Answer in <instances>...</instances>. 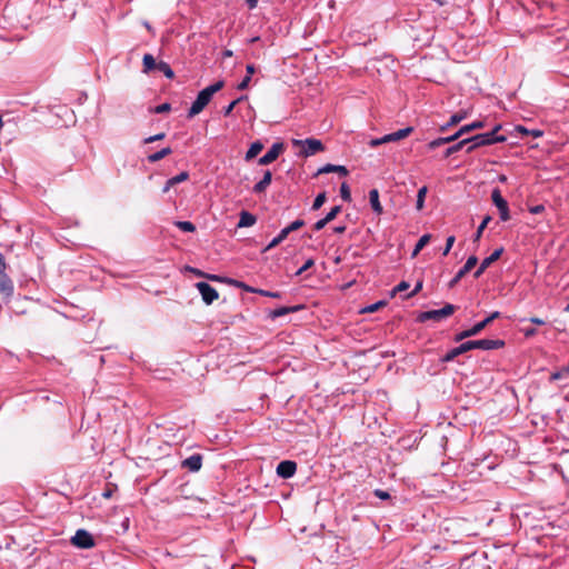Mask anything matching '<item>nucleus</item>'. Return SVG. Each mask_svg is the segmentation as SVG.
Returning <instances> with one entry per match:
<instances>
[{"mask_svg":"<svg viewBox=\"0 0 569 569\" xmlns=\"http://www.w3.org/2000/svg\"><path fill=\"white\" fill-rule=\"evenodd\" d=\"M505 341L501 339L468 340L462 342L460 346L450 349L446 355L442 356L441 361H453L458 356L473 349L495 350L505 347Z\"/></svg>","mask_w":569,"mask_h":569,"instance_id":"obj_1","label":"nucleus"},{"mask_svg":"<svg viewBox=\"0 0 569 569\" xmlns=\"http://www.w3.org/2000/svg\"><path fill=\"white\" fill-rule=\"evenodd\" d=\"M223 87H224V81L219 80V81L208 86L207 88L202 89L198 93L196 100L192 102V104L188 111V118H192V117L199 114L207 107V104L211 101L212 96L216 92L220 91Z\"/></svg>","mask_w":569,"mask_h":569,"instance_id":"obj_2","label":"nucleus"},{"mask_svg":"<svg viewBox=\"0 0 569 569\" xmlns=\"http://www.w3.org/2000/svg\"><path fill=\"white\" fill-rule=\"evenodd\" d=\"M501 129V124H497L490 132L479 133L473 137H470L471 144L466 148L467 153H471L479 147L491 146L498 142L507 141V137L503 134H499V130Z\"/></svg>","mask_w":569,"mask_h":569,"instance_id":"obj_3","label":"nucleus"},{"mask_svg":"<svg viewBox=\"0 0 569 569\" xmlns=\"http://www.w3.org/2000/svg\"><path fill=\"white\" fill-rule=\"evenodd\" d=\"M292 146L299 148V156L308 158L325 150L323 143L319 139L307 138L305 140L292 139Z\"/></svg>","mask_w":569,"mask_h":569,"instance_id":"obj_4","label":"nucleus"},{"mask_svg":"<svg viewBox=\"0 0 569 569\" xmlns=\"http://www.w3.org/2000/svg\"><path fill=\"white\" fill-rule=\"evenodd\" d=\"M499 317H500V312L493 311L491 315H489L482 321L477 322L471 328L457 333L455 336V341L459 342L467 338L475 337V336L479 335L488 325H490L495 319H498Z\"/></svg>","mask_w":569,"mask_h":569,"instance_id":"obj_5","label":"nucleus"},{"mask_svg":"<svg viewBox=\"0 0 569 569\" xmlns=\"http://www.w3.org/2000/svg\"><path fill=\"white\" fill-rule=\"evenodd\" d=\"M460 569H490L486 552H473L460 561Z\"/></svg>","mask_w":569,"mask_h":569,"instance_id":"obj_6","label":"nucleus"},{"mask_svg":"<svg viewBox=\"0 0 569 569\" xmlns=\"http://www.w3.org/2000/svg\"><path fill=\"white\" fill-rule=\"evenodd\" d=\"M305 226V220L302 219H297L295 221H292L289 226H287L286 228H283L277 237H274L270 242L269 244L264 248L263 251H268L274 247H277L278 244H280L288 236L289 233L293 232V231H297L298 229H300L301 227Z\"/></svg>","mask_w":569,"mask_h":569,"instance_id":"obj_7","label":"nucleus"},{"mask_svg":"<svg viewBox=\"0 0 569 569\" xmlns=\"http://www.w3.org/2000/svg\"><path fill=\"white\" fill-rule=\"evenodd\" d=\"M412 131H413L412 127H407V128L400 129L396 132L385 134L381 138L371 139L369 144L371 147H377L382 143L399 141L401 139L407 138Z\"/></svg>","mask_w":569,"mask_h":569,"instance_id":"obj_8","label":"nucleus"},{"mask_svg":"<svg viewBox=\"0 0 569 569\" xmlns=\"http://www.w3.org/2000/svg\"><path fill=\"white\" fill-rule=\"evenodd\" d=\"M491 200L499 210V216L502 221L510 219V212L507 200L501 196L499 188H495L491 192Z\"/></svg>","mask_w":569,"mask_h":569,"instance_id":"obj_9","label":"nucleus"},{"mask_svg":"<svg viewBox=\"0 0 569 569\" xmlns=\"http://www.w3.org/2000/svg\"><path fill=\"white\" fill-rule=\"evenodd\" d=\"M72 545L81 549H89L94 546V539L91 533L84 529H78L71 538Z\"/></svg>","mask_w":569,"mask_h":569,"instance_id":"obj_10","label":"nucleus"},{"mask_svg":"<svg viewBox=\"0 0 569 569\" xmlns=\"http://www.w3.org/2000/svg\"><path fill=\"white\" fill-rule=\"evenodd\" d=\"M6 261L2 253H0V291L7 296L13 292V283L6 273Z\"/></svg>","mask_w":569,"mask_h":569,"instance_id":"obj_11","label":"nucleus"},{"mask_svg":"<svg viewBox=\"0 0 569 569\" xmlns=\"http://www.w3.org/2000/svg\"><path fill=\"white\" fill-rule=\"evenodd\" d=\"M196 287L200 292L201 298L206 305H211L214 300L219 298V293L216 290V288H213L207 282H197Z\"/></svg>","mask_w":569,"mask_h":569,"instance_id":"obj_12","label":"nucleus"},{"mask_svg":"<svg viewBox=\"0 0 569 569\" xmlns=\"http://www.w3.org/2000/svg\"><path fill=\"white\" fill-rule=\"evenodd\" d=\"M284 150L282 142H274L271 148L258 160L260 166H267L276 161L279 154Z\"/></svg>","mask_w":569,"mask_h":569,"instance_id":"obj_13","label":"nucleus"},{"mask_svg":"<svg viewBox=\"0 0 569 569\" xmlns=\"http://www.w3.org/2000/svg\"><path fill=\"white\" fill-rule=\"evenodd\" d=\"M478 263V258L476 256H470L465 266L456 273V276L449 281V288H455L458 282L469 272L471 271L476 264Z\"/></svg>","mask_w":569,"mask_h":569,"instance_id":"obj_14","label":"nucleus"},{"mask_svg":"<svg viewBox=\"0 0 569 569\" xmlns=\"http://www.w3.org/2000/svg\"><path fill=\"white\" fill-rule=\"evenodd\" d=\"M503 253V248L500 247L496 249L489 257L485 258L479 268L475 271L473 277L476 279L480 278L481 274L486 271L487 268H489L493 262H496L501 254Z\"/></svg>","mask_w":569,"mask_h":569,"instance_id":"obj_15","label":"nucleus"},{"mask_svg":"<svg viewBox=\"0 0 569 569\" xmlns=\"http://www.w3.org/2000/svg\"><path fill=\"white\" fill-rule=\"evenodd\" d=\"M297 471V463L292 460H283L277 466V475L283 479H289L295 476Z\"/></svg>","mask_w":569,"mask_h":569,"instance_id":"obj_16","label":"nucleus"},{"mask_svg":"<svg viewBox=\"0 0 569 569\" xmlns=\"http://www.w3.org/2000/svg\"><path fill=\"white\" fill-rule=\"evenodd\" d=\"M181 467L191 472L199 471L202 467V456L200 453L191 455L190 457L182 460Z\"/></svg>","mask_w":569,"mask_h":569,"instance_id":"obj_17","label":"nucleus"},{"mask_svg":"<svg viewBox=\"0 0 569 569\" xmlns=\"http://www.w3.org/2000/svg\"><path fill=\"white\" fill-rule=\"evenodd\" d=\"M303 308L305 307L302 305L292 306V307H279V308L270 311L268 317L271 320H274V319L283 317L286 315H289V313H292V312H297V311H299V310H301Z\"/></svg>","mask_w":569,"mask_h":569,"instance_id":"obj_18","label":"nucleus"},{"mask_svg":"<svg viewBox=\"0 0 569 569\" xmlns=\"http://www.w3.org/2000/svg\"><path fill=\"white\" fill-rule=\"evenodd\" d=\"M271 181H272V173L270 170H266L263 172L262 179L253 186V188H252L253 193L259 194V193L264 192L268 189V187L270 186Z\"/></svg>","mask_w":569,"mask_h":569,"instance_id":"obj_19","label":"nucleus"},{"mask_svg":"<svg viewBox=\"0 0 569 569\" xmlns=\"http://www.w3.org/2000/svg\"><path fill=\"white\" fill-rule=\"evenodd\" d=\"M442 319H443V317H442V313H441L440 309L422 311L417 317V321L421 322V323L426 322L428 320L441 321Z\"/></svg>","mask_w":569,"mask_h":569,"instance_id":"obj_20","label":"nucleus"},{"mask_svg":"<svg viewBox=\"0 0 569 569\" xmlns=\"http://www.w3.org/2000/svg\"><path fill=\"white\" fill-rule=\"evenodd\" d=\"M329 172H337L342 177H346L349 173L348 169L345 166L328 163V164L323 166L322 168H320L318 170L317 174L329 173Z\"/></svg>","mask_w":569,"mask_h":569,"instance_id":"obj_21","label":"nucleus"},{"mask_svg":"<svg viewBox=\"0 0 569 569\" xmlns=\"http://www.w3.org/2000/svg\"><path fill=\"white\" fill-rule=\"evenodd\" d=\"M369 201H370V206H371L372 210L377 214H381L383 212V208L379 200V191L377 189H371L369 191Z\"/></svg>","mask_w":569,"mask_h":569,"instance_id":"obj_22","label":"nucleus"},{"mask_svg":"<svg viewBox=\"0 0 569 569\" xmlns=\"http://www.w3.org/2000/svg\"><path fill=\"white\" fill-rule=\"evenodd\" d=\"M467 117H468V112L463 111V110L452 114L450 117L449 121L446 124L440 127V131H442V132L446 131L448 128L458 124L459 122L465 120Z\"/></svg>","mask_w":569,"mask_h":569,"instance_id":"obj_23","label":"nucleus"},{"mask_svg":"<svg viewBox=\"0 0 569 569\" xmlns=\"http://www.w3.org/2000/svg\"><path fill=\"white\" fill-rule=\"evenodd\" d=\"M189 179V173L187 171H182L179 174L167 180L162 191L166 193L169 189L180 182L187 181Z\"/></svg>","mask_w":569,"mask_h":569,"instance_id":"obj_24","label":"nucleus"},{"mask_svg":"<svg viewBox=\"0 0 569 569\" xmlns=\"http://www.w3.org/2000/svg\"><path fill=\"white\" fill-rule=\"evenodd\" d=\"M256 221H257V218L254 214H252L248 211H242L240 213V218H239L237 227L238 228L251 227L256 223Z\"/></svg>","mask_w":569,"mask_h":569,"instance_id":"obj_25","label":"nucleus"},{"mask_svg":"<svg viewBox=\"0 0 569 569\" xmlns=\"http://www.w3.org/2000/svg\"><path fill=\"white\" fill-rule=\"evenodd\" d=\"M263 149V143L260 140L252 142L244 156L246 161H250L256 158Z\"/></svg>","mask_w":569,"mask_h":569,"instance_id":"obj_26","label":"nucleus"},{"mask_svg":"<svg viewBox=\"0 0 569 569\" xmlns=\"http://www.w3.org/2000/svg\"><path fill=\"white\" fill-rule=\"evenodd\" d=\"M471 143L472 142H471L470 138L462 139L459 142L447 148V150L445 152V157H449V156L460 151L463 147L468 148Z\"/></svg>","mask_w":569,"mask_h":569,"instance_id":"obj_27","label":"nucleus"},{"mask_svg":"<svg viewBox=\"0 0 569 569\" xmlns=\"http://www.w3.org/2000/svg\"><path fill=\"white\" fill-rule=\"evenodd\" d=\"M171 153H172V149L170 147H166L154 153L149 154L147 157V160L150 163H156Z\"/></svg>","mask_w":569,"mask_h":569,"instance_id":"obj_28","label":"nucleus"},{"mask_svg":"<svg viewBox=\"0 0 569 569\" xmlns=\"http://www.w3.org/2000/svg\"><path fill=\"white\" fill-rule=\"evenodd\" d=\"M158 62L152 54L146 53L142 59L143 72L148 73L156 70Z\"/></svg>","mask_w":569,"mask_h":569,"instance_id":"obj_29","label":"nucleus"},{"mask_svg":"<svg viewBox=\"0 0 569 569\" xmlns=\"http://www.w3.org/2000/svg\"><path fill=\"white\" fill-rule=\"evenodd\" d=\"M485 127V122L483 121H473L472 123H469V124H465L462 126L459 130H458V134H466V133H469L473 130H477V129H481Z\"/></svg>","mask_w":569,"mask_h":569,"instance_id":"obj_30","label":"nucleus"},{"mask_svg":"<svg viewBox=\"0 0 569 569\" xmlns=\"http://www.w3.org/2000/svg\"><path fill=\"white\" fill-rule=\"evenodd\" d=\"M430 239H431V236L429 233L423 234L422 237H420V239L418 240V242L416 243V246L413 248L411 257L412 258L417 257L418 253L423 249V247L428 244Z\"/></svg>","mask_w":569,"mask_h":569,"instance_id":"obj_31","label":"nucleus"},{"mask_svg":"<svg viewBox=\"0 0 569 569\" xmlns=\"http://www.w3.org/2000/svg\"><path fill=\"white\" fill-rule=\"evenodd\" d=\"M156 70L162 72L168 79H172L174 77V72L169 66V63L164 61H159Z\"/></svg>","mask_w":569,"mask_h":569,"instance_id":"obj_32","label":"nucleus"},{"mask_svg":"<svg viewBox=\"0 0 569 569\" xmlns=\"http://www.w3.org/2000/svg\"><path fill=\"white\" fill-rule=\"evenodd\" d=\"M568 377H569V365L562 367L558 371L552 372L549 380L556 381V380H560V379H567Z\"/></svg>","mask_w":569,"mask_h":569,"instance_id":"obj_33","label":"nucleus"},{"mask_svg":"<svg viewBox=\"0 0 569 569\" xmlns=\"http://www.w3.org/2000/svg\"><path fill=\"white\" fill-rule=\"evenodd\" d=\"M428 192V189L426 186L421 187L419 190H418V193H417V201H416V208L417 210H421L425 206V198H426V194Z\"/></svg>","mask_w":569,"mask_h":569,"instance_id":"obj_34","label":"nucleus"},{"mask_svg":"<svg viewBox=\"0 0 569 569\" xmlns=\"http://www.w3.org/2000/svg\"><path fill=\"white\" fill-rule=\"evenodd\" d=\"M174 226L183 232H194L196 226L190 221H176Z\"/></svg>","mask_w":569,"mask_h":569,"instance_id":"obj_35","label":"nucleus"},{"mask_svg":"<svg viewBox=\"0 0 569 569\" xmlns=\"http://www.w3.org/2000/svg\"><path fill=\"white\" fill-rule=\"evenodd\" d=\"M387 302L385 300H380V301H377L372 305H369L367 307H365L362 310H361V313H372L375 311H377L379 308L386 306Z\"/></svg>","mask_w":569,"mask_h":569,"instance_id":"obj_36","label":"nucleus"},{"mask_svg":"<svg viewBox=\"0 0 569 569\" xmlns=\"http://www.w3.org/2000/svg\"><path fill=\"white\" fill-rule=\"evenodd\" d=\"M491 221V217L490 216H486L482 220V222L480 223V226L478 227L477 231H476V234H475V238H473V241H478L485 230V228L488 226V223Z\"/></svg>","mask_w":569,"mask_h":569,"instance_id":"obj_37","label":"nucleus"},{"mask_svg":"<svg viewBox=\"0 0 569 569\" xmlns=\"http://www.w3.org/2000/svg\"><path fill=\"white\" fill-rule=\"evenodd\" d=\"M326 199H327L326 192H320L316 197V199L313 200L311 209L312 210H319L323 206V203L326 202Z\"/></svg>","mask_w":569,"mask_h":569,"instance_id":"obj_38","label":"nucleus"},{"mask_svg":"<svg viewBox=\"0 0 569 569\" xmlns=\"http://www.w3.org/2000/svg\"><path fill=\"white\" fill-rule=\"evenodd\" d=\"M340 196L345 201H351V191L347 182L341 183Z\"/></svg>","mask_w":569,"mask_h":569,"instance_id":"obj_39","label":"nucleus"},{"mask_svg":"<svg viewBox=\"0 0 569 569\" xmlns=\"http://www.w3.org/2000/svg\"><path fill=\"white\" fill-rule=\"evenodd\" d=\"M243 99H244V97H240V98L233 100L232 102H230L227 107H224L222 109L223 116L229 117L231 114L232 110L234 109V107L237 106V103H239Z\"/></svg>","mask_w":569,"mask_h":569,"instance_id":"obj_40","label":"nucleus"},{"mask_svg":"<svg viewBox=\"0 0 569 569\" xmlns=\"http://www.w3.org/2000/svg\"><path fill=\"white\" fill-rule=\"evenodd\" d=\"M440 310H441L442 317L447 318V317L453 315V312L457 310V307L451 303H446Z\"/></svg>","mask_w":569,"mask_h":569,"instance_id":"obj_41","label":"nucleus"},{"mask_svg":"<svg viewBox=\"0 0 569 569\" xmlns=\"http://www.w3.org/2000/svg\"><path fill=\"white\" fill-rule=\"evenodd\" d=\"M341 212V206H335L331 210L326 214L325 219L328 222H331Z\"/></svg>","mask_w":569,"mask_h":569,"instance_id":"obj_42","label":"nucleus"},{"mask_svg":"<svg viewBox=\"0 0 569 569\" xmlns=\"http://www.w3.org/2000/svg\"><path fill=\"white\" fill-rule=\"evenodd\" d=\"M256 293L263 296V297L274 298V299H279L281 297V293L279 291H268V290L258 289V288H257Z\"/></svg>","mask_w":569,"mask_h":569,"instance_id":"obj_43","label":"nucleus"},{"mask_svg":"<svg viewBox=\"0 0 569 569\" xmlns=\"http://www.w3.org/2000/svg\"><path fill=\"white\" fill-rule=\"evenodd\" d=\"M229 282L233 283L236 287L243 289L247 292H253L256 293L257 288L250 287L246 284L244 282L237 281V280H229Z\"/></svg>","mask_w":569,"mask_h":569,"instance_id":"obj_44","label":"nucleus"},{"mask_svg":"<svg viewBox=\"0 0 569 569\" xmlns=\"http://www.w3.org/2000/svg\"><path fill=\"white\" fill-rule=\"evenodd\" d=\"M409 283L407 281H401L391 290V297H393L397 292H402L409 289Z\"/></svg>","mask_w":569,"mask_h":569,"instance_id":"obj_45","label":"nucleus"},{"mask_svg":"<svg viewBox=\"0 0 569 569\" xmlns=\"http://www.w3.org/2000/svg\"><path fill=\"white\" fill-rule=\"evenodd\" d=\"M170 110H171V104L168 103V102H164V103H161V104L157 106L151 111L153 113H164V112H169Z\"/></svg>","mask_w":569,"mask_h":569,"instance_id":"obj_46","label":"nucleus"},{"mask_svg":"<svg viewBox=\"0 0 569 569\" xmlns=\"http://www.w3.org/2000/svg\"><path fill=\"white\" fill-rule=\"evenodd\" d=\"M315 264V260L312 258L308 259L302 267H300L297 272H296V276H300L305 271H307L309 268H311L312 266Z\"/></svg>","mask_w":569,"mask_h":569,"instance_id":"obj_47","label":"nucleus"},{"mask_svg":"<svg viewBox=\"0 0 569 569\" xmlns=\"http://www.w3.org/2000/svg\"><path fill=\"white\" fill-rule=\"evenodd\" d=\"M455 240H456L455 236H449L447 238L446 246H445L443 251H442L443 256H447L450 252V250H451V248H452V246L455 243Z\"/></svg>","mask_w":569,"mask_h":569,"instance_id":"obj_48","label":"nucleus"},{"mask_svg":"<svg viewBox=\"0 0 569 569\" xmlns=\"http://www.w3.org/2000/svg\"><path fill=\"white\" fill-rule=\"evenodd\" d=\"M164 137H166V133L164 132H160V133H157L154 136H150V137L146 138L143 140V143L144 144L152 143L154 141H159V140L164 139Z\"/></svg>","mask_w":569,"mask_h":569,"instance_id":"obj_49","label":"nucleus"},{"mask_svg":"<svg viewBox=\"0 0 569 569\" xmlns=\"http://www.w3.org/2000/svg\"><path fill=\"white\" fill-rule=\"evenodd\" d=\"M517 130H518V131H520V132H522V133H526V134H529V133H530V134H532L533 137H540V136H542V131H540V130H528V129H526V128H525V127H522V126H518V127H517Z\"/></svg>","mask_w":569,"mask_h":569,"instance_id":"obj_50","label":"nucleus"},{"mask_svg":"<svg viewBox=\"0 0 569 569\" xmlns=\"http://www.w3.org/2000/svg\"><path fill=\"white\" fill-rule=\"evenodd\" d=\"M373 495L376 497H378L379 499L381 500H389L391 498L390 493L388 491H385V490H381V489H376L373 491Z\"/></svg>","mask_w":569,"mask_h":569,"instance_id":"obj_51","label":"nucleus"},{"mask_svg":"<svg viewBox=\"0 0 569 569\" xmlns=\"http://www.w3.org/2000/svg\"><path fill=\"white\" fill-rule=\"evenodd\" d=\"M251 81L250 76H246L237 86L238 90H246Z\"/></svg>","mask_w":569,"mask_h":569,"instance_id":"obj_52","label":"nucleus"},{"mask_svg":"<svg viewBox=\"0 0 569 569\" xmlns=\"http://www.w3.org/2000/svg\"><path fill=\"white\" fill-rule=\"evenodd\" d=\"M445 144V141H442V138H437L428 143V148L430 150H435L436 148Z\"/></svg>","mask_w":569,"mask_h":569,"instance_id":"obj_53","label":"nucleus"},{"mask_svg":"<svg viewBox=\"0 0 569 569\" xmlns=\"http://www.w3.org/2000/svg\"><path fill=\"white\" fill-rule=\"evenodd\" d=\"M329 222L322 218L320 220H318L315 224H313V230L316 231H320L321 229H323Z\"/></svg>","mask_w":569,"mask_h":569,"instance_id":"obj_54","label":"nucleus"},{"mask_svg":"<svg viewBox=\"0 0 569 569\" xmlns=\"http://www.w3.org/2000/svg\"><path fill=\"white\" fill-rule=\"evenodd\" d=\"M422 289V281H418L413 288V290L406 296V298H411L416 296Z\"/></svg>","mask_w":569,"mask_h":569,"instance_id":"obj_55","label":"nucleus"},{"mask_svg":"<svg viewBox=\"0 0 569 569\" xmlns=\"http://www.w3.org/2000/svg\"><path fill=\"white\" fill-rule=\"evenodd\" d=\"M460 137H461V134H458V131H457V132H456L455 134H452V136H449V137H441V138H442V141H445V144H446V143H450V142H452V141H455V140L459 139Z\"/></svg>","mask_w":569,"mask_h":569,"instance_id":"obj_56","label":"nucleus"},{"mask_svg":"<svg viewBox=\"0 0 569 569\" xmlns=\"http://www.w3.org/2000/svg\"><path fill=\"white\" fill-rule=\"evenodd\" d=\"M460 137H461V134H458V131H457V132H456L455 134H452V136H449V137H441V138H442V141H445V144H446V143H450V142H452V141H455V140L459 139Z\"/></svg>","mask_w":569,"mask_h":569,"instance_id":"obj_57","label":"nucleus"},{"mask_svg":"<svg viewBox=\"0 0 569 569\" xmlns=\"http://www.w3.org/2000/svg\"><path fill=\"white\" fill-rule=\"evenodd\" d=\"M536 335H537V329L536 328H526V329H523V336L526 338H531V337H533Z\"/></svg>","mask_w":569,"mask_h":569,"instance_id":"obj_58","label":"nucleus"},{"mask_svg":"<svg viewBox=\"0 0 569 569\" xmlns=\"http://www.w3.org/2000/svg\"><path fill=\"white\" fill-rule=\"evenodd\" d=\"M545 210V207L542 204H538L530 208V212L533 214L541 213Z\"/></svg>","mask_w":569,"mask_h":569,"instance_id":"obj_59","label":"nucleus"},{"mask_svg":"<svg viewBox=\"0 0 569 569\" xmlns=\"http://www.w3.org/2000/svg\"><path fill=\"white\" fill-rule=\"evenodd\" d=\"M529 321H530L531 323H533V325H537V326H542V325H545V323H546V321H545L543 319H540V318H538V317H531V318L529 319Z\"/></svg>","mask_w":569,"mask_h":569,"instance_id":"obj_60","label":"nucleus"},{"mask_svg":"<svg viewBox=\"0 0 569 569\" xmlns=\"http://www.w3.org/2000/svg\"><path fill=\"white\" fill-rule=\"evenodd\" d=\"M187 270H189L190 272L194 273L198 277H204L206 276L204 272H202L199 269L192 268V267H187Z\"/></svg>","mask_w":569,"mask_h":569,"instance_id":"obj_61","label":"nucleus"},{"mask_svg":"<svg viewBox=\"0 0 569 569\" xmlns=\"http://www.w3.org/2000/svg\"><path fill=\"white\" fill-rule=\"evenodd\" d=\"M246 70H247V76L251 77L256 71V68L253 64H247Z\"/></svg>","mask_w":569,"mask_h":569,"instance_id":"obj_62","label":"nucleus"},{"mask_svg":"<svg viewBox=\"0 0 569 569\" xmlns=\"http://www.w3.org/2000/svg\"><path fill=\"white\" fill-rule=\"evenodd\" d=\"M204 277L208 278L209 280H212V281H222V278L220 276L206 274Z\"/></svg>","mask_w":569,"mask_h":569,"instance_id":"obj_63","label":"nucleus"},{"mask_svg":"<svg viewBox=\"0 0 569 569\" xmlns=\"http://www.w3.org/2000/svg\"><path fill=\"white\" fill-rule=\"evenodd\" d=\"M259 0H247V6L249 9H254L258 4Z\"/></svg>","mask_w":569,"mask_h":569,"instance_id":"obj_64","label":"nucleus"}]
</instances>
